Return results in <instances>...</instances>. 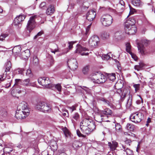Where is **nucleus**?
I'll list each match as a JSON object with an SVG mask.
<instances>
[{"instance_id": "774afa93", "label": "nucleus", "mask_w": 155, "mask_h": 155, "mask_svg": "<svg viewBox=\"0 0 155 155\" xmlns=\"http://www.w3.org/2000/svg\"><path fill=\"white\" fill-rule=\"evenodd\" d=\"M64 131V133L66 135L69 134V131L67 129H66Z\"/></svg>"}, {"instance_id": "338daca9", "label": "nucleus", "mask_w": 155, "mask_h": 155, "mask_svg": "<svg viewBox=\"0 0 155 155\" xmlns=\"http://www.w3.org/2000/svg\"><path fill=\"white\" fill-rule=\"evenodd\" d=\"M120 32L119 31H117L115 33V37L117 38L118 36H120Z\"/></svg>"}, {"instance_id": "f3484780", "label": "nucleus", "mask_w": 155, "mask_h": 155, "mask_svg": "<svg viewBox=\"0 0 155 155\" xmlns=\"http://www.w3.org/2000/svg\"><path fill=\"white\" fill-rule=\"evenodd\" d=\"M135 22L136 21L134 18L133 17H130L127 20L125 24V27L135 26L134 24Z\"/></svg>"}, {"instance_id": "c9c22d12", "label": "nucleus", "mask_w": 155, "mask_h": 155, "mask_svg": "<svg viewBox=\"0 0 155 155\" xmlns=\"http://www.w3.org/2000/svg\"><path fill=\"white\" fill-rule=\"evenodd\" d=\"M115 129L118 132H121L122 130L121 126L118 123H117L115 124Z\"/></svg>"}, {"instance_id": "6ab92c4d", "label": "nucleus", "mask_w": 155, "mask_h": 155, "mask_svg": "<svg viewBox=\"0 0 155 155\" xmlns=\"http://www.w3.org/2000/svg\"><path fill=\"white\" fill-rule=\"evenodd\" d=\"M112 98L111 97L110 99L107 100L105 98L101 97L98 96L97 97V99L98 101H103L105 104L107 105L108 106L110 105L111 102Z\"/></svg>"}, {"instance_id": "1a4fd4ad", "label": "nucleus", "mask_w": 155, "mask_h": 155, "mask_svg": "<svg viewBox=\"0 0 155 155\" xmlns=\"http://www.w3.org/2000/svg\"><path fill=\"white\" fill-rule=\"evenodd\" d=\"M149 41L147 40H143L142 42V44L140 43H137V47L138 50L142 55H145L147 53L145 47L144 46L143 44L146 45L148 44Z\"/></svg>"}, {"instance_id": "5701e85b", "label": "nucleus", "mask_w": 155, "mask_h": 155, "mask_svg": "<svg viewBox=\"0 0 155 155\" xmlns=\"http://www.w3.org/2000/svg\"><path fill=\"white\" fill-rule=\"evenodd\" d=\"M112 143L110 142H108V146L111 150H115L117 147L118 143L117 142L115 141H113Z\"/></svg>"}, {"instance_id": "b1692460", "label": "nucleus", "mask_w": 155, "mask_h": 155, "mask_svg": "<svg viewBox=\"0 0 155 155\" xmlns=\"http://www.w3.org/2000/svg\"><path fill=\"white\" fill-rule=\"evenodd\" d=\"M125 128L128 130L133 131L135 129V126L131 124L127 123L126 125Z\"/></svg>"}, {"instance_id": "c03bdc74", "label": "nucleus", "mask_w": 155, "mask_h": 155, "mask_svg": "<svg viewBox=\"0 0 155 155\" xmlns=\"http://www.w3.org/2000/svg\"><path fill=\"white\" fill-rule=\"evenodd\" d=\"M55 88L57 89L59 92H60L61 91V87L60 84H57L55 86Z\"/></svg>"}, {"instance_id": "2f4dec72", "label": "nucleus", "mask_w": 155, "mask_h": 155, "mask_svg": "<svg viewBox=\"0 0 155 155\" xmlns=\"http://www.w3.org/2000/svg\"><path fill=\"white\" fill-rule=\"evenodd\" d=\"M108 78L110 80L113 81L116 79L115 74V73L109 74L108 75Z\"/></svg>"}, {"instance_id": "49530a36", "label": "nucleus", "mask_w": 155, "mask_h": 155, "mask_svg": "<svg viewBox=\"0 0 155 155\" xmlns=\"http://www.w3.org/2000/svg\"><path fill=\"white\" fill-rule=\"evenodd\" d=\"M77 135L79 137H85V136L84 134H82L80 130H77Z\"/></svg>"}, {"instance_id": "9d476101", "label": "nucleus", "mask_w": 155, "mask_h": 155, "mask_svg": "<svg viewBox=\"0 0 155 155\" xmlns=\"http://www.w3.org/2000/svg\"><path fill=\"white\" fill-rule=\"evenodd\" d=\"M68 67L73 70H75L78 67V63L75 59L71 58L67 62Z\"/></svg>"}, {"instance_id": "a19ab883", "label": "nucleus", "mask_w": 155, "mask_h": 155, "mask_svg": "<svg viewBox=\"0 0 155 155\" xmlns=\"http://www.w3.org/2000/svg\"><path fill=\"white\" fill-rule=\"evenodd\" d=\"M73 118L76 120H78L80 118V116L77 113H75L73 116Z\"/></svg>"}, {"instance_id": "a18cd8bd", "label": "nucleus", "mask_w": 155, "mask_h": 155, "mask_svg": "<svg viewBox=\"0 0 155 155\" xmlns=\"http://www.w3.org/2000/svg\"><path fill=\"white\" fill-rule=\"evenodd\" d=\"M39 7L40 8L44 9L46 7V4L45 2H41L40 5Z\"/></svg>"}, {"instance_id": "c85d7f7f", "label": "nucleus", "mask_w": 155, "mask_h": 155, "mask_svg": "<svg viewBox=\"0 0 155 155\" xmlns=\"http://www.w3.org/2000/svg\"><path fill=\"white\" fill-rule=\"evenodd\" d=\"M132 4L137 7L140 6L142 5L141 2L140 0H132Z\"/></svg>"}, {"instance_id": "603ef678", "label": "nucleus", "mask_w": 155, "mask_h": 155, "mask_svg": "<svg viewBox=\"0 0 155 155\" xmlns=\"http://www.w3.org/2000/svg\"><path fill=\"white\" fill-rule=\"evenodd\" d=\"M131 101H130L129 100H128L127 101V104L126 105V106L127 108H129L130 107V106L131 105Z\"/></svg>"}, {"instance_id": "680f3d73", "label": "nucleus", "mask_w": 155, "mask_h": 155, "mask_svg": "<svg viewBox=\"0 0 155 155\" xmlns=\"http://www.w3.org/2000/svg\"><path fill=\"white\" fill-rule=\"evenodd\" d=\"M134 68L135 70H137L138 71L142 69L139 65H135L134 66Z\"/></svg>"}, {"instance_id": "bb28decb", "label": "nucleus", "mask_w": 155, "mask_h": 155, "mask_svg": "<svg viewBox=\"0 0 155 155\" xmlns=\"http://www.w3.org/2000/svg\"><path fill=\"white\" fill-rule=\"evenodd\" d=\"M102 114H104L105 115H110L112 114V110L110 109L106 108L101 111Z\"/></svg>"}, {"instance_id": "bf43d9fd", "label": "nucleus", "mask_w": 155, "mask_h": 155, "mask_svg": "<svg viewBox=\"0 0 155 155\" xmlns=\"http://www.w3.org/2000/svg\"><path fill=\"white\" fill-rule=\"evenodd\" d=\"M68 108L70 109L71 113H72L73 111L76 110V107L74 106H72L71 107H68Z\"/></svg>"}, {"instance_id": "412c9836", "label": "nucleus", "mask_w": 155, "mask_h": 155, "mask_svg": "<svg viewBox=\"0 0 155 155\" xmlns=\"http://www.w3.org/2000/svg\"><path fill=\"white\" fill-rule=\"evenodd\" d=\"M97 72L93 73L90 75L89 78L90 80L93 81L94 83H97V80L99 78L97 76Z\"/></svg>"}, {"instance_id": "ea45409f", "label": "nucleus", "mask_w": 155, "mask_h": 155, "mask_svg": "<svg viewBox=\"0 0 155 155\" xmlns=\"http://www.w3.org/2000/svg\"><path fill=\"white\" fill-rule=\"evenodd\" d=\"M89 66H86L83 68L82 72L84 74H86L89 71Z\"/></svg>"}, {"instance_id": "72a5a7b5", "label": "nucleus", "mask_w": 155, "mask_h": 155, "mask_svg": "<svg viewBox=\"0 0 155 155\" xmlns=\"http://www.w3.org/2000/svg\"><path fill=\"white\" fill-rule=\"evenodd\" d=\"M21 50V48L19 46H15L13 49V52L15 53H18L20 52Z\"/></svg>"}, {"instance_id": "6e6552de", "label": "nucleus", "mask_w": 155, "mask_h": 155, "mask_svg": "<svg viewBox=\"0 0 155 155\" xmlns=\"http://www.w3.org/2000/svg\"><path fill=\"white\" fill-rule=\"evenodd\" d=\"M18 84H21L27 87L30 86L34 87L35 85L34 83H31L30 82V80L29 78L25 79L23 81H21L20 79H15V85H18Z\"/></svg>"}, {"instance_id": "39448f33", "label": "nucleus", "mask_w": 155, "mask_h": 155, "mask_svg": "<svg viewBox=\"0 0 155 155\" xmlns=\"http://www.w3.org/2000/svg\"><path fill=\"white\" fill-rule=\"evenodd\" d=\"M37 17V15H35L30 17L28 21L26 26L27 30L30 32L35 27L36 22L35 18Z\"/></svg>"}, {"instance_id": "37998d69", "label": "nucleus", "mask_w": 155, "mask_h": 155, "mask_svg": "<svg viewBox=\"0 0 155 155\" xmlns=\"http://www.w3.org/2000/svg\"><path fill=\"white\" fill-rule=\"evenodd\" d=\"M101 36L103 38H107L109 37V33L104 32L102 34Z\"/></svg>"}, {"instance_id": "052dcab7", "label": "nucleus", "mask_w": 155, "mask_h": 155, "mask_svg": "<svg viewBox=\"0 0 155 155\" xmlns=\"http://www.w3.org/2000/svg\"><path fill=\"white\" fill-rule=\"evenodd\" d=\"M31 71L30 69H28L27 70L26 75L27 76H31Z\"/></svg>"}, {"instance_id": "423d86ee", "label": "nucleus", "mask_w": 155, "mask_h": 155, "mask_svg": "<svg viewBox=\"0 0 155 155\" xmlns=\"http://www.w3.org/2000/svg\"><path fill=\"white\" fill-rule=\"evenodd\" d=\"M142 118V113L137 112L132 114L130 117L131 120L135 123L140 122L141 121Z\"/></svg>"}, {"instance_id": "473e14b6", "label": "nucleus", "mask_w": 155, "mask_h": 155, "mask_svg": "<svg viewBox=\"0 0 155 155\" xmlns=\"http://www.w3.org/2000/svg\"><path fill=\"white\" fill-rule=\"evenodd\" d=\"M126 50L127 51L129 54H132L131 51V46L129 43H127L126 45Z\"/></svg>"}, {"instance_id": "4be33fe9", "label": "nucleus", "mask_w": 155, "mask_h": 155, "mask_svg": "<svg viewBox=\"0 0 155 155\" xmlns=\"http://www.w3.org/2000/svg\"><path fill=\"white\" fill-rule=\"evenodd\" d=\"M82 145L81 142L78 141H75L73 143V147L76 150L78 149Z\"/></svg>"}, {"instance_id": "4d7b16f0", "label": "nucleus", "mask_w": 155, "mask_h": 155, "mask_svg": "<svg viewBox=\"0 0 155 155\" xmlns=\"http://www.w3.org/2000/svg\"><path fill=\"white\" fill-rule=\"evenodd\" d=\"M8 36V34H2L0 36V40H2V39L1 38L2 37L5 39V38Z\"/></svg>"}, {"instance_id": "0eeeda50", "label": "nucleus", "mask_w": 155, "mask_h": 155, "mask_svg": "<svg viewBox=\"0 0 155 155\" xmlns=\"http://www.w3.org/2000/svg\"><path fill=\"white\" fill-rule=\"evenodd\" d=\"M18 110H20L24 113V114L28 115L29 114V110L27 103L23 101L20 103L17 107Z\"/></svg>"}, {"instance_id": "a878e982", "label": "nucleus", "mask_w": 155, "mask_h": 155, "mask_svg": "<svg viewBox=\"0 0 155 155\" xmlns=\"http://www.w3.org/2000/svg\"><path fill=\"white\" fill-rule=\"evenodd\" d=\"M50 147L54 151L56 150L58 148V145L56 142L54 140L51 141L50 143Z\"/></svg>"}, {"instance_id": "393cba45", "label": "nucleus", "mask_w": 155, "mask_h": 155, "mask_svg": "<svg viewBox=\"0 0 155 155\" xmlns=\"http://www.w3.org/2000/svg\"><path fill=\"white\" fill-rule=\"evenodd\" d=\"M122 147L123 148V150L126 152L127 155H133V153L132 150L128 148H126L125 146L122 145Z\"/></svg>"}, {"instance_id": "de8ad7c7", "label": "nucleus", "mask_w": 155, "mask_h": 155, "mask_svg": "<svg viewBox=\"0 0 155 155\" xmlns=\"http://www.w3.org/2000/svg\"><path fill=\"white\" fill-rule=\"evenodd\" d=\"M76 42V41H72L69 42L68 43L69 45L68 48L70 49H71L73 48V45Z\"/></svg>"}, {"instance_id": "7ed1b4c3", "label": "nucleus", "mask_w": 155, "mask_h": 155, "mask_svg": "<svg viewBox=\"0 0 155 155\" xmlns=\"http://www.w3.org/2000/svg\"><path fill=\"white\" fill-rule=\"evenodd\" d=\"M113 18L111 16L108 14L103 15L101 18L102 24L105 26H110L113 22Z\"/></svg>"}, {"instance_id": "7c9ffc66", "label": "nucleus", "mask_w": 155, "mask_h": 155, "mask_svg": "<svg viewBox=\"0 0 155 155\" xmlns=\"http://www.w3.org/2000/svg\"><path fill=\"white\" fill-rule=\"evenodd\" d=\"M11 63L10 61H7L5 64V67L6 69L5 70V72H7L9 71L11 67Z\"/></svg>"}, {"instance_id": "5fc2aeb1", "label": "nucleus", "mask_w": 155, "mask_h": 155, "mask_svg": "<svg viewBox=\"0 0 155 155\" xmlns=\"http://www.w3.org/2000/svg\"><path fill=\"white\" fill-rule=\"evenodd\" d=\"M43 33V31H40L38 32V34L34 37V39H36L38 37L41 35Z\"/></svg>"}, {"instance_id": "e433bc0d", "label": "nucleus", "mask_w": 155, "mask_h": 155, "mask_svg": "<svg viewBox=\"0 0 155 155\" xmlns=\"http://www.w3.org/2000/svg\"><path fill=\"white\" fill-rule=\"evenodd\" d=\"M53 46L54 47H56V48L54 49L51 48L50 51L52 53L55 54L56 52H58V46L54 44Z\"/></svg>"}, {"instance_id": "aec40b11", "label": "nucleus", "mask_w": 155, "mask_h": 155, "mask_svg": "<svg viewBox=\"0 0 155 155\" xmlns=\"http://www.w3.org/2000/svg\"><path fill=\"white\" fill-rule=\"evenodd\" d=\"M55 12L54 6L53 5H50L48 7L46 11V13L48 15H51Z\"/></svg>"}, {"instance_id": "58836bf2", "label": "nucleus", "mask_w": 155, "mask_h": 155, "mask_svg": "<svg viewBox=\"0 0 155 155\" xmlns=\"http://www.w3.org/2000/svg\"><path fill=\"white\" fill-rule=\"evenodd\" d=\"M129 91L128 89H124L122 92V96H123L124 97H125L126 95L127 94H129Z\"/></svg>"}, {"instance_id": "4c0bfd02", "label": "nucleus", "mask_w": 155, "mask_h": 155, "mask_svg": "<svg viewBox=\"0 0 155 155\" xmlns=\"http://www.w3.org/2000/svg\"><path fill=\"white\" fill-rule=\"evenodd\" d=\"M33 64L35 65H38L39 63V61L37 57L36 56H34L33 58Z\"/></svg>"}, {"instance_id": "ddd939ff", "label": "nucleus", "mask_w": 155, "mask_h": 155, "mask_svg": "<svg viewBox=\"0 0 155 155\" xmlns=\"http://www.w3.org/2000/svg\"><path fill=\"white\" fill-rule=\"evenodd\" d=\"M124 29L126 33L129 35L134 34L137 31L135 26H131L130 27H126L124 28Z\"/></svg>"}, {"instance_id": "864d4df0", "label": "nucleus", "mask_w": 155, "mask_h": 155, "mask_svg": "<svg viewBox=\"0 0 155 155\" xmlns=\"http://www.w3.org/2000/svg\"><path fill=\"white\" fill-rule=\"evenodd\" d=\"M140 84H135L134 85V87L135 89V91L137 92L139 89Z\"/></svg>"}, {"instance_id": "6e6d98bb", "label": "nucleus", "mask_w": 155, "mask_h": 155, "mask_svg": "<svg viewBox=\"0 0 155 155\" xmlns=\"http://www.w3.org/2000/svg\"><path fill=\"white\" fill-rule=\"evenodd\" d=\"M129 6V7L130 8V14H133L134 12H135V9L134 8H133L130 5Z\"/></svg>"}, {"instance_id": "dca6fc26", "label": "nucleus", "mask_w": 155, "mask_h": 155, "mask_svg": "<svg viewBox=\"0 0 155 155\" xmlns=\"http://www.w3.org/2000/svg\"><path fill=\"white\" fill-rule=\"evenodd\" d=\"M97 76L99 78L97 80V84L104 83L106 80V77L100 72H97Z\"/></svg>"}, {"instance_id": "79ce46f5", "label": "nucleus", "mask_w": 155, "mask_h": 155, "mask_svg": "<svg viewBox=\"0 0 155 155\" xmlns=\"http://www.w3.org/2000/svg\"><path fill=\"white\" fill-rule=\"evenodd\" d=\"M125 5V3L122 0H121L120 1L119 4L118 5L119 6L120 5H121L122 6V7H121V11H123L124 8V5Z\"/></svg>"}, {"instance_id": "f03ea898", "label": "nucleus", "mask_w": 155, "mask_h": 155, "mask_svg": "<svg viewBox=\"0 0 155 155\" xmlns=\"http://www.w3.org/2000/svg\"><path fill=\"white\" fill-rule=\"evenodd\" d=\"M36 108L37 110L45 113H50L52 110L51 106L49 104L42 101L38 102Z\"/></svg>"}, {"instance_id": "f257e3e1", "label": "nucleus", "mask_w": 155, "mask_h": 155, "mask_svg": "<svg viewBox=\"0 0 155 155\" xmlns=\"http://www.w3.org/2000/svg\"><path fill=\"white\" fill-rule=\"evenodd\" d=\"M80 126L82 132L87 134H90L96 127L95 123L89 117L84 118L80 123Z\"/></svg>"}, {"instance_id": "8fccbe9b", "label": "nucleus", "mask_w": 155, "mask_h": 155, "mask_svg": "<svg viewBox=\"0 0 155 155\" xmlns=\"http://www.w3.org/2000/svg\"><path fill=\"white\" fill-rule=\"evenodd\" d=\"M0 114L3 117H5L7 115V112L5 110L0 111Z\"/></svg>"}, {"instance_id": "3c124183", "label": "nucleus", "mask_w": 155, "mask_h": 155, "mask_svg": "<svg viewBox=\"0 0 155 155\" xmlns=\"http://www.w3.org/2000/svg\"><path fill=\"white\" fill-rule=\"evenodd\" d=\"M91 25V24H90L89 25L87 26V27L86 28V31L85 33L86 35H87L89 33V31L90 29Z\"/></svg>"}, {"instance_id": "e2e57ef3", "label": "nucleus", "mask_w": 155, "mask_h": 155, "mask_svg": "<svg viewBox=\"0 0 155 155\" xmlns=\"http://www.w3.org/2000/svg\"><path fill=\"white\" fill-rule=\"evenodd\" d=\"M132 57L135 60H136L137 59V56L132 52V54H130Z\"/></svg>"}, {"instance_id": "2eb2a0df", "label": "nucleus", "mask_w": 155, "mask_h": 155, "mask_svg": "<svg viewBox=\"0 0 155 155\" xmlns=\"http://www.w3.org/2000/svg\"><path fill=\"white\" fill-rule=\"evenodd\" d=\"M96 12L91 10L88 12L86 15V18L89 21H93L95 17Z\"/></svg>"}, {"instance_id": "20e7f679", "label": "nucleus", "mask_w": 155, "mask_h": 155, "mask_svg": "<svg viewBox=\"0 0 155 155\" xmlns=\"http://www.w3.org/2000/svg\"><path fill=\"white\" fill-rule=\"evenodd\" d=\"M38 83L47 88H50L53 86V85L51 84L49 79L48 78L43 77L39 78L38 79Z\"/></svg>"}, {"instance_id": "69168bd1", "label": "nucleus", "mask_w": 155, "mask_h": 155, "mask_svg": "<svg viewBox=\"0 0 155 155\" xmlns=\"http://www.w3.org/2000/svg\"><path fill=\"white\" fill-rule=\"evenodd\" d=\"M5 78L4 77V74L1 75L0 76V82H1L2 81H3Z\"/></svg>"}, {"instance_id": "0e129e2a", "label": "nucleus", "mask_w": 155, "mask_h": 155, "mask_svg": "<svg viewBox=\"0 0 155 155\" xmlns=\"http://www.w3.org/2000/svg\"><path fill=\"white\" fill-rule=\"evenodd\" d=\"M17 70L18 73L20 74H22L24 71V69L23 68H18Z\"/></svg>"}, {"instance_id": "09e8293b", "label": "nucleus", "mask_w": 155, "mask_h": 155, "mask_svg": "<svg viewBox=\"0 0 155 155\" xmlns=\"http://www.w3.org/2000/svg\"><path fill=\"white\" fill-rule=\"evenodd\" d=\"M103 57L105 59V60H108L111 57L110 56V54H104L103 55Z\"/></svg>"}, {"instance_id": "f704fd0d", "label": "nucleus", "mask_w": 155, "mask_h": 155, "mask_svg": "<svg viewBox=\"0 0 155 155\" xmlns=\"http://www.w3.org/2000/svg\"><path fill=\"white\" fill-rule=\"evenodd\" d=\"M12 150L11 148L5 147L3 148V153L2 154V155H4V152H5L7 153H10L12 151Z\"/></svg>"}, {"instance_id": "c756f323", "label": "nucleus", "mask_w": 155, "mask_h": 155, "mask_svg": "<svg viewBox=\"0 0 155 155\" xmlns=\"http://www.w3.org/2000/svg\"><path fill=\"white\" fill-rule=\"evenodd\" d=\"M30 54V51L28 50L25 51L22 53L23 58L25 59L28 58Z\"/></svg>"}, {"instance_id": "f8f14e48", "label": "nucleus", "mask_w": 155, "mask_h": 155, "mask_svg": "<svg viewBox=\"0 0 155 155\" xmlns=\"http://www.w3.org/2000/svg\"><path fill=\"white\" fill-rule=\"evenodd\" d=\"M76 49L75 51L76 53L80 54L81 55H87L88 54V53H85L83 51H87V48L82 47L80 45H77L76 47Z\"/></svg>"}, {"instance_id": "13d9d810", "label": "nucleus", "mask_w": 155, "mask_h": 155, "mask_svg": "<svg viewBox=\"0 0 155 155\" xmlns=\"http://www.w3.org/2000/svg\"><path fill=\"white\" fill-rule=\"evenodd\" d=\"M125 143L128 145V146H130V144L131 143L132 141L130 139H127L125 141Z\"/></svg>"}, {"instance_id": "cd10ccee", "label": "nucleus", "mask_w": 155, "mask_h": 155, "mask_svg": "<svg viewBox=\"0 0 155 155\" xmlns=\"http://www.w3.org/2000/svg\"><path fill=\"white\" fill-rule=\"evenodd\" d=\"M122 87V84L121 83H117L115 85V87L116 89L117 90V93L120 94L122 90L121 88Z\"/></svg>"}, {"instance_id": "a211bd4d", "label": "nucleus", "mask_w": 155, "mask_h": 155, "mask_svg": "<svg viewBox=\"0 0 155 155\" xmlns=\"http://www.w3.org/2000/svg\"><path fill=\"white\" fill-rule=\"evenodd\" d=\"M28 115L24 114L20 110H18L16 111L15 115V117L18 119H22L25 118Z\"/></svg>"}, {"instance_id": "4468645a", "label": "nucleus", "mask_w": 155, "mask_h": 155, "mask_svg": "<svg viewBox=\"0 0 155 155\" xmlns=\"http://www.w3.org/2000/svg\"><path fill=\"white\" fill-rule=\"evenodd\" d=\"M25 16L24 15H20L16 17L14 19L13 23L15 25H18L24 20Z\"/></svg>"}, {"instance_id": "9b49d317", "label": "nucleus", "mask_w": 155, "mask_h": 155, "mask_svg": "<svg viewBox=\"0 0 155 155\" xmlns=\"http://www.w3.org/2000/svg\"><path fill=\"white\" fill-rule=\"evenodd\" d=\"M99 41V38L96 35L93 36L91 37L89 40V45L91 47L94 48L97 45V43Z\"/></svg>"}]
</instances>
